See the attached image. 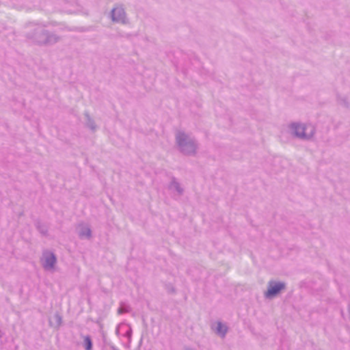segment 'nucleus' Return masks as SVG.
<instances>
[{
    "label": "nucleus",
    "instance_id": "nucleus-1",
    "mask_svg": "<svg viewBox=\"0 0 350 350\" xmlns=\"http://www.w3.org/2000/svg\"><path fill=\"white\" fill-rule=\"evenodd\" d=\"M284 288L285 284L284 283L271 281L269 283L268 289L265 292V296L267 298H272L284 290Z\"/></svg>",
    "mask_w": 350,
    "mask_h": 350
},
{
    "label": "nucleus",
    "instance_id": "nucleus-2",
    "mask_svg": "<svg viewBox=\"0 0 350 350\" xmlns=\"http://www.w3.org/2000/svg\"><path fill=\"white\" fill-rule=\"evenodd\" d=\"M211 329L219 337L224 338L228 332V326L221 321H214L211 325Z\"/></svg>",
    "mask_w": 350,
    "mask_h": 350
},
{
    "label": "nucleus",
    "instance_id": "nucleus-3",
    "mask_svg": "<svg viewBox=\"0 0 350 350\" xmlns=\"http://www.w3.org/2000/svg\"><path fill=\"white\" fill-rule=\"evenodd\" d=\"M49 324L51 327L58 329L62 324V317L59 313H55L49 317Z\"/></svg>",
    "mask_w": 350,
    "mask_h": 350
},
{
    "label": "nucleus",
    "instance_id": "nucleus-4",
    "mask_svg": "<svg viewBox=\"0 0 350 350\" xmlns=\"http://www.w3.org/2000/svg\"><path fill=\"white\" fill-rule=\"evenodd\" d=\"M112 17L113 21H119L124 18V10L120 8H116L112 11Z\"/></svg>",
    "mask_w": 350,
    "mask_h": 350
},
{
    "label": "nucleus",
    "instance_id": "nucleus-5",
    "mask_svg": "<svg viewBox=\"0 0 350 350\" xmlns=\"http://www.w3.org/2000/svg\"><path fill=\"white\" fill-rule=\"evenodd\" d=\"M295 133L297 136L306 137L308 135L306 133V127L304 125L297 124L294 126Z\"/></svg>",
    "mask_w": 350,
    "mask_h": 350
},
{
    "label": "nucleus",
    "instance_id": "nucleus-6",
    "mask_svg": "<svg viewBox=\"0 0 350 350\" xmlns=\"http://www.w3.org/2000/svg\"><path fill=\"white\" fill-rule=\"evenodd\" d=\"M56 259L53 254H49L44 257V267H52L55 263Z\"/></svg>",
    "mask_w": 350,
    "mask_h": 350
},
{
    "label": "nucleus",
    "instance_id": "nucleus-7",
    "mask_svg": "<svg viewBox=\"0 0 350 350\" xmlns=\"http://www.w3.org/2000/svg\"><path fill=\"white\" fill-rule=\"evenodd\" d=\"M83 346H84L85 350H92V340L89 336H84Z\"/></svg>",
    "mask_w": 350,
    "mask_h": 350
},
{
    "label": "nucleus",
    "instance_id": "nucleus-8",
    "mask_svg": "<svg viewBox=\"0 0 350 350\" xmlns=\"http://www.w3.org/2000/svg\"><path fill=\"white\" fill-rule=\"evenodd\" d=\"M340 312L344 319L350 321V308H342Z\"/></svg>",
    "mask_w": 350,
    "mask_h": 350
},
{
    "label": "nucleus",
    "instance_id": "nucleus-9",
    "mask_svg": "<svg viewBox=\"0 0 350 350\" xmlns=\"http://www.w3.org/2000/svg\"><path fill=\"white\" fill-rule=\"evenodd\" d=\"M127 311H128L127 308H119V309H118L119 314H122V313L126 312Z\"/></svg>",
    "mask_w": 350,
    "mask_h": 350
}]
</instances>
